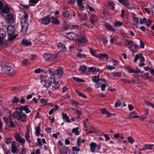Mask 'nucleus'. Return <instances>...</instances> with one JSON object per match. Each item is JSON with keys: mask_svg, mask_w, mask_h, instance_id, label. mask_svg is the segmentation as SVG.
Returning <instances> with one entry per match:
<instances>
[{"mask_svg": "<svg viewBox=\"0 0 154 154\" xmlns=\"http://www.w3.org/2000/svg\"><path fill=\"white\" fill-rule=\"evenodd\" d=\"M27 105L25 106H20L19 108L17 109V110L14 112V117L22 122H25L26 119V115L23 113V110L25 111L26 113H29L30 111Z\"/></svg>", "mask_w": 154, "mask_h": 154, "instance_id": "1", "label": "nucleus"}, {"mask_svg": "<svg viewBox=\"0 0 154 154\" xmlns=\"http://www.w3.org/2000/svg\"><path fill=\"white\" fill-rule=\"evenodd\" d=\"M2 71L3 72L8 74L11 76H14L16 74L15 70L11 67L8 66H4L2 67Z\"/></svg>", "mask_w": 154, "mask_h": 154, "instance_id": "2", "label": "nucleus"}, {"mask_svg": "<svg viewBox=\"0 0 154 154\" xmlns=\"http://www.w3.org/2000/svg\"><path fill=\"white\" fill-rule=\"evenodd\" d=\"M77 41L75 43L76 45H81L85 44L87 42V39L86 38L82 35H79Z\"/></svg>", "mask_w": 154, "mask_h": 154, "instance_id": "3", "label": "nucleus"}, {"mask_svg": "<svg viewBox=\"0 0 154 154\" xmlns=\"http://www.w3.org/2000/svg\"><path fill=\"white\" fill-rule=\"evenodd\" d=\"M43 57L45 60L51 62L54 61L57 58V55L53 54H45L43 55Z\"/></svg>", "mask_w": 154, "mask_h": 154, "instance_id": "4", "label": "nucleus"}, {"mask_svg": "<svg viewBox=\"0 0 154 154\" xmlns=\"http://www.w3.org/2000/svg\"><path fill=\"white\" fill-rule=\"evenodd\" d=\"M66 37L69 39L77 40L78 38L79 35L77 34L70 32L67 34Z\"/></svg>", "mask_w": 154, "mask_h": 154, "instance_id": "5", "label": "nucleus"}, {"mask_svg": "<svg viewBox=\"0 0 154 154\" xmlns=\"http://www.w3.org/2000/svg\"><path fill=\"white\" fill-rule=\"evenodd\" d=\"M8 33V35H11L14 33L15 31V29L14 26L11 25H10L7 27Z\"/></svg>", "mask_w": 154, "mask_h": 154, "instance_id": "6", "label": "nucleus"}, {"mask_svg": "<svg viewBox=\"0 0 154 154\" xmlns=\"http://www.w3.org/2000/svg\"><path fill=\"white\" fill-rule=\"evenodd\" d=\"M6 33L3 29H0V45L3 41L4 38L6 36Z\"/></svg>", "mask_w": 154, "mask_h": 154, "instance_id": "7", "label": "nucleus"}, {"mask_svg": "<svg viewBox=\"0 0 154 154\" xmlns=\"http://www.w3.org/2000/svg\"><path fill=\"white\" fill-rule=\"evenodd\" d=\"M15 141L13 142L12 144L11 147V152L13 153H17L19 152L16 144Z\"/></svg>", "mask_w": 154, "mask_h": 154, "instance_id": "8", "label": "nucleus"}, {"mask_svg": "<svg viewBox=\"0 0 154 154\" xmlns=\"http://www.w3.org/2000/svg\"><path fill=\"white\" fill-rule=\"evenodd\" d=\"M15 138L18 142L21 143H24L25 142V140L20 137V134H17L15 135Z\"/></svg>", "mask_w": 154, "mask_h": 154, "instance_id": "9", "label": "nucleus"}, {"mask_svg": "<svg viewBox=\"0 0 154 154\" xmlns=\"http://www.w3.org/2000/svg\"><path fill=\"white\" fill-rule=\"evenodd\" d=\"M140 59V61L142 62H143L145 61V59L142 56V54H138L136 55L135 56V59L134 61L136 63L137 62V60Z\"/></svg>", "mask_w": 154, "mask_h": 154, "instance_id": "10", "label": "nucleus"}, {"mask_svg": "<svg viewBox=\"0 0 154 154\" xmlns=\"http://www.w3.org/2000/svg\"><path fill=\"white\" fill-rule=\"evenodd\" d=\"M6 18L8 22L9 23H12L14 22V19L13 15L11 14H8L7 15Z\"/></svg>", "mask_w": 154, "mask_h": 154, "instance_id": "11", "label": "nucleus"}, {"mask_svg": "<svg viewBox=\"0 0 154 154\" xmlns=\"http://www.w3.org/2000/svg\"><path fill=\"white\" fill-rule=\"evenodd\" d=\"M56 76H58V78H60L62 76V75L63 73V68L61 67H59L57 69V72H55Z\"/></svg>", "mask_w": 154, "mask_h": 154, "instance_id": "12", "label": "nucleus"}, {"mask_svg": "<svg viewBox=\"0 0 154 154\" xmlns=\"http://www.w3.org/2000/svg\"><path fill=\"white\" fill-rule=\"evenodd\" d=\"M0 9H2V13H6L8 14V13L10 11V9L7 6L5 5H3V4L2 3V5L1 6V8H0Z\"/></svg>", "mask_w": 154, "mask_h": 154, "instance_id": "13", "label": "nucleus"}, {"mask_svg": "<svg viewBox=\"0 0 154 154\" xmlns=\"http://www.w3.org/2000/svg\"><path fill=\"white\" fill-rule=\"evenodd\" d=\"M98 19L97 17L94 15H92L89 18L90 22L92 24H94L96 22Z\"/></svg>", "mask_w": 154, "mask_h": 154, "instance_id": "14", "label": "nucleus"}, {"mask_svg": "<svg viewBox=\"0 0 154 154\" xmlns=\"http://www.w3.org/2000/svg\"><path fill=\"white\" fill-rule=\"evenodd\" d=\"M59 151L60 154H67L69 152L68 148L65 146L63 147Z\"/></svg>", "mask_w": 154, "mask_h": 154, "instance_id": "15", "label": "nucleus"}, {"mask_svg": "<svg viewBox=\"0 0 154 154\" xmlns=\"http://www.w3.org/2000/svg\"><path fill=\"white\" fill-rule=\"evenodd\" d=\"M83 2V0H77V5L79 9L81 11L83 10L84 8Z\"/></svg>", "mask_w": 154, "mask_h": 154, "instance_id": "16", "label": "nucleus"}, {"mask_svg": "<svg viewBox=\"0 0 154 154\" xmlns=\"http://www.w3.org/2000/svg\"><path fill=\"white\" fill-rule=\"evenodd\" d=\"M41 23L45 25H48L50 21V19L48 17H45L42 19Z\"/></svg>", "mask_w": 154, "mask_h": 154, "instance_id": "17", "label": "nucleus"}, {"mask_svg": "<svg viewBox=\"0 0 154 154\" xmlns=\"http://www.w3.org/2000/svg\"><path fill=\"white\" fill-rule=\"evenodd\" d=\"M57 45L58 48H60V49H63L62 51L63 52L66 51V48L65 45L63 43L60 42L57 44Z\"/></svg>", "mask_w": 154, "mask_h": 154, "instance_id": "18", "label": "nucleus"}, {"mask_svg": "<svg viewBox=\"0 0 154 154\" xmlns=\"http://www.w3.org/2000/svg\"><path fill=\"white\" fill-rule=\"evenodd\" d=\"M62 118L63 119L65 120V121L68 123L70 122V120L69 118V116L67 115L66 114L64 113H63L62 114Z\"/></svg>", "mask_w": 154, "mask_h": 154, "instance_id": "19", "label": "nucleus"}, {"mask_svg": "<svg viewBox=\"0 0 154 154\" xmlns=\"http://www.w3.org/2000/svg\"><path fill=\"white\" fill-rule=\"evenodd\" d=\"M22 43L25 46H29L31 45V42L28 41L27 40L24 38L22 39Z\"/></svg>", "mask_w": 154, "mask_h": 154, "instance_id": "20", "label": "nucleus"}, {"mask_svg": "<svg viewBox=\"0 0 154 154\" xmlns=\"http://www.w3.org/2000/svg\"><path fill=\"white\" fill-rule=\"evenodd\" d=\"M20 22L21 26H28L29 23L28 20L25 19H20Z\"/></svg>", "mask_w": 154, "mask_h": 154, "instance_id": "21", "label": "nucleus"}, {"mask_svg": "<svg viewBox=\"0 0 154 154\" xmlns=\"http://www.w3.org/2000/svg\"><path fill=\"white\" fill-rule=\"evenodd\" d=\"M90 149L92 152H94L95 151V149L97 146L96 144L94 142H92L90 144Z\"/></svg>", "mask_w": 154, "mask_h": 154, "instance_id": "22", "label": "nucleus"}, {"mask_svg": "<svg viewBox=\"0 0 154 154\" xmlns=\"http://www.w3.org/2000/svg\"><path fill=\"white\" fill-rule=\"evenodd\" d=\"M50 21L51 22L54 24L58 25L60 23V22L57 19L54 18L52 17L51 18Z\"/></svg>", "mask_w": 154, "mask_h": 154, "instance_id": "23", "label": "nucleus"}, {"mask_svg": "<svg viewBox=\"0 0 154 154\" xmlns=\"http://www.w3.org/2000/svg\"><path fill=\"white\" fill-rule=\"evenodd\" d=\"M97 57L100 59H103V57H106V60L108 59V55L107 54H99L97 55Z\"/></svg>", "mask_w": 154, "mask_h": 154, "instance_id": "24", "label": "nucleus"}, {"mask_svg": "<svg viewBox=\"0 0 154 154\" xmlns=\"http://www.w3.org/2000/svg\"><path fill=\"white\" fill-rule=\"evenodd\" d=\"M105 28L108 29L109 30L112 31H115V30L112 28V26L109 24L106 23L104 25Z\"/></svg>", "mask_w": 154, "mask_h": 154, "instance_id": "25", "label": "nucleus"}, {"mask_svg": "<svg viewBox=\"0 0 154 154\" xmlns=\"http://www.w3.org/2000/svg\"><path fill=\"white\" fill-rule=\"evenodd\" d=\"M78 15L81 21H84L86 20L87 19V14H85L84 15V17H83L84 16L83 15L81 14H78Z\"/></svg>", "mask_w": 154, "mask_h": 154, "instance_id": "26", "label": "nucleus"}, {"mask_svg": "<svg viewBox=\"0 0 154 154\" xmlns=\"http://www.w3.org/2000/svg\"><path fill=\"white\" fill-rule=\"evenodd\" d=\"M119 2L125 6H127V7L128 6V2H129L127 0H119Z\"/></svg>", "mask_w": 154, "mask_h": 154, "instance_id": "27", "label": "nucleus"}, {"mask_svg": "<svg viewBox=\"0 0 154 154\" xmlns=\"http://www.w3.org/2000/svg\"><path fill=\"white\" fill-rule=\"evenodd\" d=\"M63 15L65 17L69 18V16L71 15V14L69 11H65L63 12Z\"/></svg>", "mask_w": 154, "mask_h": 154, "instance_id": "28", "label": "nucleus"}, {"mask_svg": "<svg viewBox=\"0 0 154 154\" xmlns=\"http://www.w3.org/2000/svg\"><path fill=\"white\" fill-rule=\"evenodd\" d=\"M21 32L23 34H25L28 30V26H21Z\"/></svg>", "mask_w": 154, "mask_h": 154, "instance_id": "29", "label": "nucleus"}, {"mask_svg": "<svg viewBox=\"0 0 154 154\" xmlns=\"http://www.w3.org/2000/svg\"><path fill=\"white\" fill-rule=\"evenodd\" d=\"M11 115H10L8 118L5 117H3V119L5 122L6 123H7L8 122H9L10 121H12L11 120Z\"/></svg>", "mask_w": 154, "mask_h": 154, "instance_id": "30", "label": "nucleus"}, {"mask_svg": "<svg viewBox=\"0 0 154 154\" xmlns=\"http://www.w3.org/2000/svg\"><path fill=\"white\" fill-rule=\"evenodd\" d=\"M108 5L109 7H111L110 9L112 10H113L115 8L114 5L115 4L113 2L110 1L108 3Z\"/></svg>", "mask_w": 154, "mask_h": 154, "instance_id": "31", "label": "nucleus"}, {"mask_svg": "<svg viewBox=\"0 0 154 154\" xmlns=\"http://www.w3.org/2000/svg\"><path fill=\"white\" fill-rule=\"evenodd\" d=\"M100 79H99V76H94L92 80L93 82H95L96 84H97L99 81Z\"/></svg>", "mask_w": 154, "mask_h": 154, "instance_id": "32", "label": "nucleus"}, {"mask_svg": "<svg viewBox=\"0 0 154 154\" xmlns=\"http://www.w3.org/2000/svg\"><path fill=\"white\" fill-rule=\"evenodd\" d=\"M21 63L23 66H26L28 64H30L29 60L28 59L23 60Z\"/></svg>", "mask_w": 154, "mask_h": 154, "instance_id": "33", "label": "nucleus"}, {"mask_svg": "<svg viewBox=\"0 0 154 154\" xmlns=\"http://www.w3.org/2000/svg\"><path fill=\"white\" fill-rule=\"evenodd\" d=\"M87 67L86 66H81L80 67L79 69L82 72H84L87 69Z\"/></svg>", "mask_w": 154, "mask_h": 154, "instance_id": "34", "label": "nucleus"}, {"mask_svg": "<svg viewBox=\"0 0 154 154\" xmlns=\"http://www.w3.org/2000/svg\"><path fill=\"white\" fill-rule=\"evenodd\" d=\"M89 71H91L94 72H96L98 71L99 70V69L98 68H97L94 67H91L89 68Z\"/></svg>", "mask_w": 154, "mask_h": 154, "instance_id": "35", "label": "nucleus"}, {"mask_svg": "<svg viewBox=\"0 0 154 154\" xmlns=\"http://www.w3.org/2000/svg\"><path fill=\"white\" fill-rule=\"evenodd\" d=\"M79 128L78 127H76L75 128H74L72 129V132H74L75 133V134L77 135L79 134V132L78 131V130Z\"/></svg>", "mask_w": 154, "mask_h": 154, "instance_id": "36", "label": "nucleus"}, {"mask_svg": "<svg viewBox=\"0 0 154 154\" xmlns=\"http://www.w3.org/2000/svg\"><path fill=\"white\" fill-rule=\"evenodd\" d=\"M122 23L119 21H116L114 23V26L116 27H119L122 25Z\"/></svg>", "mask_w": 154, "mask_h": 154, "instance_id": "37", "label": "nucleus"}, {"mask_svg": "<svg viewBox=\"0 0 154 154\" xmlns=\"http://www.w3.org/2000/svg\"><path fill=\"white\" fill-rule=\"evenodd\" d=\"M111 75L114 76L120 77L121 74L119 72H113L111 73Z\"/></svg>", "mask_w": 154, "mask_h": 154, "instance_id": "38", "label": "nucleus"}, {"mask_svg": "<svg viewBox=\"0 0 154 154\" xmlns=\"http://www.w3.org/2000/svg\"><path fill=\"white\" fill-rule=\"evenodd\" d=\"M52 86L54 88L57 89L58 88L59 86V84L58 82H53V84L52 85Z\"/></svg>", "mask_w": 154, "mask_h": 154, "instance_id": "39", "label": "nucleus"}, {"mask_svg": "<svg viewBox=\"0 0 154 154\" xmlns=\"http://www.w3.org/2000/svg\"><path fill=\"white\" fill-rule=\"evenodd\" d=\"M73 79L75 81L78 82H84L85 81L82 79L80 78H77L76 77H73Z\"/></svg>", "mask_w": 154, "mask_h": 154, "instance_id": "40", "label": "nucleus"}, {"mask_svg": "<svg viewBox=\"0 0 154 154\" xmlns=\"http://www.w3.org/2000/svg\"><path fill=\"white\" fill-rule=\"evenodd\" d=\"M37 142L36 143V146H42V141L41 140V139L40 138H38L37 139Z\"/></svg>", "mask_w": 154, "mask_h": 154, "instance_id": "41", "label": "nucleus"}, {"mask_svg": "<svg viewBox=\"0 0 154 154\" xmlns=\"http://www.w3.org/2000/svg\"><path fill=\"white\" fill-rule=\"evenodd\" d=\"M48 100H45L43 99H41V102L42 103L44 104V105H48Z\"/></svg>", "mask_w": 154, "mask_h": 154, "instance_id": "42", "label": "nucleus"}, {"mask_svg": "<svg viewBox=\"0 0 154 154\" xmlns=\"http://www.w3.org/2000/svg\"><path fill=\"white\" fill-rule=\"evenodd\" d=\"M71 105L73 106H75V107L76 108H78L77 105L78 104V103L74 100H73L72 101V103L71 104Z\"/></svg>", "mask_w": 154, "mask_h": 154, "instance_id": "43", "label": "nucleus"}, {"mask_svg": "<svg viewBox=\"0 0 154 154\" xmlns=\"http://www.w3.org/2000/svg\"><path fill=\"white\" fill-rule=\"evenodd\" d=\"M25 137L28 142L30 141V140L29 139V133L26 132L25 134Z\"/></svg>", "mask_w": 154, "mask_h": 154, "instance_id": "44", "label": "nucleus"}, {"mask_svg": "<svg viewBox=\"0 0 154 154\" xmlns=\"http://www.w3.org/2000/svg\"><path fill=\"white\" fill-rule=\"evenodd\" d=\"M128 141L129 142L132 144L134 141V139L131 137H129L128 139Z\"/></svg>", "mask_w": 154, "mask_h": 154, "instance_id": "45", "label": "nucleus"}, {"mask_svg": "<svg viewBox=\"0 0 154 154\" xmlns=\"http://www.w3.org/2000/svg\"><path fill=\"white\" fill-rule=\"evenodd\" d=\"M72 149L75 153H77L80 150L79 148L76 147H73ZM74 153H75V152H74Z\"/></svg>", "mask_w": 154, "mask_h": 154, "instance_id": "46", "label": "nucleus"}, {"mask_svg": "<svg viewBox=\"0 0 154 154\" xmlns=\"http://www.w3.org/2000/svg\"><path fill=\"white\" fill-rule=\"evenodd\" d=\"M19 99L18 98L16 97H15L12 100V102L13 103H17L19 101Z\"/></svg>", "mask_w": 154, "mask_h": 154, "instance_id": "47", "label": "nucleus"}, {"mask_svg": "<svg viewBox=\"0 0 154 154\" xmlns=\"http://www.w3.org/2000/svg\"><path fill=\"white\" fill-rule=\"evenodd\" d=\"M146 19L144 17V18L143 19H140V24H143L144 23H146L147 22L146 21Z\"/></svg>", "mask_w": 154, "mask_h": 154, "instance_id": "48", "label": "nucleus"}, {"mask_svg": "<svg viewBox=\"0 0 154 154\" xmlns=\"http://www.w3.org/2000/svg\"><path fill=\"white\" fill-rule=\"evenodd\" d=\"M51 77L50 78L51 79H53V80H54V82H55V75L56 76V75L55 73L54 72L53 74L51 75Z\"/></svg>", "mask_w": 154, "mask_h": 154, "instance_id": "49", "label": "nucleus"}, {"mask_svg": "<svg viewBox=\"0 0 154 154\" xmlns=\"http://www.w3.org/2000/svg\"><path fill=\"white\" fill-rule=\"evenodd\" d=\"M121 104V103L119 100H117L115 104V106L116 107H119L120 106V105Z\"/></svg>", "mask_w": 154, "mask_h": 154, "instance_id": "50", "label": "nucleus"}, {"mask_svg": "<svg viewBox=\"0 0 154 154\" xmlns=\"http://www.w3.org/2000/svg\"><path fill=\"white\" fill-rule=\"evenodd\" d=\"M47 82L48 81L46 80H41V82L43 84V86L42 87H45L47 86L46 85Z\"/></svg>", "mask_w": 154, "mask_h": 154, "instance_id": "51", "label": "nucleus"}, {"mask_svg": "<svg viewBox=\"0 0 154 154\" xmlns=\"http://www.w3.org/2000/svg\"><path fill=\"white\" fill-rule=\"evenodd\" d=\"M106 67L107 68V69L109 70H111L112 69H115V67L113 66H112L110 65H106Z\"/></svg>", "mask_w": 154, "mask_h": 154, "instance_id": "52", "label": "nucleus"}, {"mask_svg": "<svg viewBox=\"0 0 154 154\" xmlns=\"http://www.w3.org/2000/svg\"><path fill=\"white\" fill-rule=\"evenodd\" d=\"M117 37H113L112 38V39H110V42L111 44H113L114 42L116 43L115 41L117 39Z\"/></svg>", "mask_w": 154, "mask_h": 154, "instance_id": "53", "label": "nucleus"}, {"mask_svg": "<svg viewBox=\"0 0 154 154\" xmlns=\"http://www.w3.org/2000/svg\"><path fill=\"white\" fill-rule=\"evenodd\" d=\"M127 69L128 70V72L130 73H134L135 72V70L131 67H128L127 68Z\"/></svg>", "mask_w": 154, "mask_h": 154, "instance_id": "54", "label": "nucleus"}, {"mask_svg": "<svg viewBox=\"0 0 154 154\" xmlns=\"http://www.w3.org/2000/svg\"><path fill=\"white\" fill-rule=\"evenodd\" d=\"M11 138H7L5 140V142L7 144H8L9 143H11Z\"/></svg>", "mask_w": 154, "mask_h": 154, "instance_id": "55", "label": "nucleus"}, {"mask_svg": "<svg viewBox=\"0 0 154 154\" xmlns=\"http://www.w3.org/2000/svg\"><path fill=\"white\" fill-rule=\"evenodd\" d=\"M81 141V138L80 137H79L77 140V144L78 147L80 146V142Z\"/></svg>", "mask_w": 154, "mask_h": 154, "instance_id": "56", "label": "nucleus"}, {"mask_svg": "<svg viewBox=\"0 0 154 154\" xmlns=\"http://www.w3.org/2000/svg\"><path fill=\"white\" fill-rule=\"evenodd\" d=\"M90 50L91 54L94 56L97 57V56H96L95 54L96 53V52L94 51V50H92V49L91 48H90Z\"/></svg>", "mask_w": 154, "mask_h": 154, "instance_id": "57", "label": "nucleus"}, {"mask_svg": "<svg viewBox=\"0 0 154 154\" xmlns=\"http://www.w3.org/2000/svg\"><path fill=\"white\" fill-rule=\"evenodd\" d=\"M107 111L106 108L101 109V112L103 114H106Z\"/></svg>", "mask_w": 154, "mask_h": 154, "instance_id": "58", "label": "nucleus"}, {"mask_svg": "<svg viewBox=\"0 0 154 154\" xmlns=\"http://www.w3.org/2000/svg\"><path fill=\"white\" fill-rule=\"evenodd\" d=\"M136 70H135V73H142L143 72V71H141L138 68H136Z\"/></svg>", "mask_w": 154, "mask_h": 154, "instance_id": "59", "label": "nucleus"}, {"mask_svg": "<svg viewBox=\"0 0 154 154\" xmlns=\"http://www.w3.org/2000/svg\"><path fill=\"white\" fill-rule=\"evenodd\" d=\"M42 72V70L39 68L36 69L34 71V72L35 73H39Z\"/></svg>", "mask_w": 154, "mask_h": 154, "instance_id": "60", "label": "nucleus"}, {"mask_svg": "<svg viewBox=\"0 0 154 154\" xmlns=\"http://www.w3.org/2000/svg\"><path fill=\"white\" fill-rule=\"evenodd\" d=\"M78 56L81 58H83L85 57L86 55L84 54H78Z\"/></svg>", "mask_w": 154, "mask_h": 154, "instance_id": "61", "label": "nucleus"}, {"mask_svg": "<svg viewBox=\"0 0 154 154\" xmlns=\"http://www.w3.org/2000/svg\"><path fill=\"white\" fill-rule=\"evenodd\" d=\"M72 28V29H76L77 30L79 29V27L76 25H72L71 26Z\"/></svg>", "mask_w": 154, "mask_h": 154, "instance_id": "62", "label": "nucleus"}, {"mask_svg": "<svg viewBox=\"0 0 154 154\" xmlns=\"http://www.w3.org/2000/svg\"><path fill=\"white\" fill-rule=\"evenodd\" d=\"M121 80L125 83H130V81L127 79H122Z\"/></svg>", "mask_w": 154, "mask_h": 154, "instance_id": "63", "label": "nucleus"}, {"mask_svg": "<svg viewBox=\"0 0 154 154\" xmlns=\"http://www.w3.org/2000/svg\"><path fill=\"white\" fill-rule=\"evenodd\" d=\"M106 85L105 84H103L101 85V90L102 91H103L105 90V88H106Z\"/></svg>", "mask_w": 154, "mask_h": 154, "instance_id": "64", "label": "nucleus"}]
</instances>
